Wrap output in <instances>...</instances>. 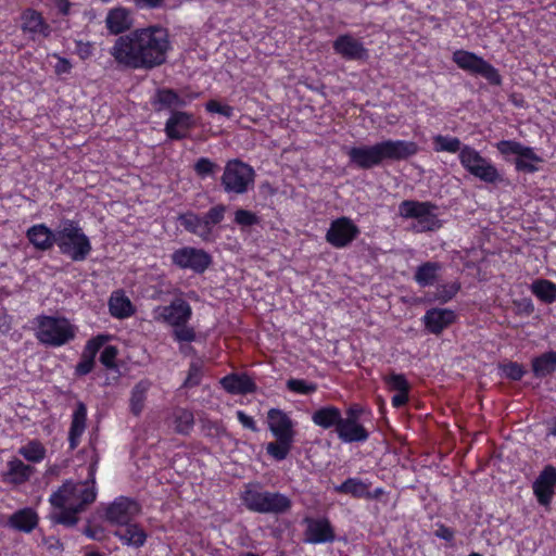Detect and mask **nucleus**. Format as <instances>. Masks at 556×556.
<instances>
[{
  "mask_svg": "<svg viewBox=\"0 0 556 556\" xmlns=\"http://www.w3.org/2000/svg\"><path fill=\"white\" fill-rule=\"evenodd\" d=\"M84 532L88 538L96 540V539L100 538L102 530L88 526V527H86Z\"/></svg>",
  "mask_w": 556,
  "mask_h": 556,
  "instance_id": "obj_62",
  "label": "nucleus"
},
{
  "mask_svg": "<svg viewBox=\"0 0 556 556\" xmlns=\"http://www.w3.org/2000/svg\"><path fill=\"white\" fill-rule=\"evenodd\" d=\"M419 147L415 141L386 139L374 144L354 146L346 150L350 165L367 170L384 163L406 161L415 156Z\"/></svg>",
  "mask_w": 556,
  "mask_h": 556,
  "instance_id": "obj_2",
  "label": "nucleus"
},
{
  "mask_svg": "<svg viewBox=\"0 0 556 556\" xmlns=\"http://www.w3.org/2000/svg\"><path fill=\"white\" fill-rule=\"evenodd\" d=\"M164 0H137L140 7L155 9L162 5Z\"/></svg>",
  "mask_w": 556,
  "mask_h": 556,
  "instance_id": "obj_61",
  "label": "nucleus"
},
{
  "mask_svg": "<svg viewBox=\"0 0 556 556\" xmlns=\"http://www.w3.org/2000/svg\"><path fill=\"white\" fill-rule=\"evenodd\" d=\"M338 439L345 444L364 443L370 437L369 430L361 420L348 419L342 416L336 432Z\"/></svg>",
  "mask_w": 556,
  "mask_h": 556,
  "instance_id": "obj_24",
  "label": "nucleus"
},
{
  "mask_svg": "<svg viewBox=\"0 0 556 556\" xmlns=\"http://www.w3.org/2000/svg\"><path fill=\"white\" fill-rule=\"evenodd\" d=\"M151 387V382L147 379L137 382L130 393L129 407L135 416H139L144 407L147 393Z\"/></svg>",
  "mask_w": 556,
  "mask_h": 556,
  "instance_id": "obj_39",
  "label": "nucleus"
},
{
  "mask_svg": "<svg viewBox=\"0 0 556 556\" xmlns=\"http://www.w3.org/2000/svg\"><path fill=\"white\" fill-rule=\"evenodd\" d=\"M173 424L176 433L188 435L194 426V415L190 409L177 407L173 412Z\"/></svg>",
  "mask_w": 556,
  "mask_h": 556,
  "instance_id": "obj_41",
  "label": "nucleus"
},
{
  "mask_svg": "<svg viewBox=\"0 0 556 556\" xmlns=\"http://www.w3.org/2000/svg\"><path fill=\"white\" fill-rule=\"evenodd\" d=\"M240 500L248 510L257 514L283 515L292 508V500L288 495L264 490L258 482L244 484Z\"/></svg>",
  "mask_w": 556,
  "mask_h": 556,
  "instance_id": "obj_4",
  "label": "nucleus"
},
{
  "mask_svg": "<svg viewBox=\"0 0 556 556\" xmlns=\"http://www.w3.org/2000/svg\"><path fill=\"white\" fill-rule=\"evenodd\" d=\"M434 535L441 540H444L445 542L451 543L455 538V531L443 523H439L434 530Z\"/></svg>",
  "mask_w": 556,
  "mask_h": 556,
  "instance_id": "obj_57",
  "label": "nucleus"
},
{
  "mask_svg": "<svg viewBox=\"0 0 556 556\" xmlns=\"http://www.w3.org/2000/svg\"><path fill=\"white\" fill-rule=\"evenodd\" d=\"M91 252L89 238L81 232L77 224L72 220V261L81 262Z\"/></svg>",
  "mask_w": 556,
  "mask_h": 556,
  "instance_id": "obj_33",
  "label": "nucleus"
},
{
  "mask_svg": "<svg viewBox=\"0 0 556 556\" xmlns=\"http://www.w3.org/2000/svg\"><path fill=\"white\" fill-rule=\"evenodd\" d=\"M205 110L208 113H216L223 115L227 118H230L233 115V108L228 104H222L217 100H210L205 103Z\"/></svg>",
  "mask_w": 556,
  "mask_h": 556,
  "instance_id": "obj_55",
  "label": "nucleus"
},
{
  "mask_svg": "<svg viewBox=\"0 0 556 556\" xmlns=\"http://www.w3.org/2000/svg\"><path fill=\"white\" fill-rule=\"evenodd\" d=\"M267 424L276 440L266 445V452L277 462L285 460L295 440L296 424L288 413L280 408H270L267 412Z\"/></svg>",
  "mask_w": 556,
  "mask_h": 556,
  "instance_id": "obj_5",
  "label": "nucleus"
},
{
  "mask_svg": "<svg viewBox=\"0 0 556 556\" xmlns=\"http://www.w3.org/2000/svg\"><path fill=\"white\" fill-rule=\"evenodd\" d=\"M366 409L363 405L354 403L345 409V418L361 420V417L365 414Z\"/></svg>",
  "mask_w": 556,
  "mask_h": 556,
  "instance_id": "obj_59",
  "label": "nucleus"
},
{
  "mask_svg": "<svg viewBox=\"0 0 556 556\" xmlns=\"http://www.w3.org/2000/svg\"><path fill=\"white\" fill-rule=\"evenodd\" d=\"M452 61L459 70L470 75L480 76L492 86L502 85V76L498 70L475 52L458 49L453 52Z\"/></svg>",
  "mask_w": 556,
  "mask_h": 556,
  "instance_id": "obj_8",
  "label": "nucleus"
},
{
  "mask_svg": "<svg viewBox=\"0 0 556 556\" xmlns=\"http://www.w3.org/2000/svg\"><path fill=\"white\" fill-rule=\"evenodd\" d=\"M170 262L178 269L202 275L211 267L213 257L204 249L186 245L173 251Z\"/></svg>",
  "mask_w": 556,
  "mask_h": 556,
  "instance_id": "obj_11",
  "label": "nucleus"
},
{
  "mask_svg": "<svg viewBox=\"0 0 556 556\" xmlns=\"http://www.w3.org/2000/svg\"><path fill=\"white\" fill-rule=\"evenodd\" d=\"M192 317L191 305L181 298L174 299L168 305L155 309V320L165 323L173 328L188 324Z\"/></svg>",
  "mask_w": 556,
  "mask_h": 556,
  "instance_id": "obj_17",
  "label": "nucleus"
},
{
  "mask_svg": "<svg viewBox=\"0 0 556 556\" xmlns=\"http://www.w3.org/2000/svg\"><path fill=\"white\" fill-rule=\"evenodd\" d=\"M332 49L345 61H366L369 58L364 42L349 33L339 35L332 41Z\"/></svg>",
  "mask_w": 556,
  "mask_h": 556,
  "instance_id": "obj_19",
  "label": "nucleus"
},
{
  "mask_svg": "<svg viewBox=\"0 0 556 556\" xmlns=\"http://www.w3.org/2000/svg\"><path fill=\"white\" fill-rule=\"evenodd\" d=\"M35 468L23 463L20 458H12L7 464V470L1 473V481L5 484L21 485L29 480Z\"/></svg>",
  "mask_w": 556,
  "mask_h": 556,
  "instance_id": "obj_26",
  "label": "nucleus"
},
{
  "mask_svg": "<svg viewBox=\"0 0 556 556\" xmlns=\"http://www.w3.org/2000/svg\"><path fill=\"white\" fill-rule=\"evenodd\" d=\"M199 96V92H187L180 94L177 90L173 88L163 87L156 89L150 102L156 112H161L164 110L172 111L186 108L190 104L192 100L197 99Z\"/></svg>",
  "mask_w": 556,
  "mask_h": 556,
  "instance_id": "obj_18",
  "label": "nucleus"
},
{
  "mask_svg": "<svg viewBox=\"0 0 556 556\" xmlns=\"http://www.w3.org/2000/svg\"><path fill=\"white\" fill-rule=\"evenodd\" d=\"M530 290L543 303L556 302V283L548 279H535L531 283Z\"/></svg>",
  "mask_w": 556,
  "mask_h": 556,
  "instance_id": "obj_40",
  "label": "nucleus"
},
{
  "mask_svg": "<svg viewBox=\"0 0 556 556\" xmlns=\"http://www.w3.org/2000/svg\"><path fill=\"white\" fill-rule=\"evenodd\" d=\"M383 382L389 391L395 392L391 399L392 407L399 409L408 404L412 386L404 374L392 371L383 377Z\"/></svg>",
  "mask_w": 556,
  "mask_h": 556,
  "instance_id": "obj_21",
  "label": "nucleus"
},
{
  "mask_svg": "<svg viewBox=\"0 0 556 556\" xmlns=\"http://www.w3.org/2000/svg\"><path fill=\"white\" fill-rule=\"evenodd\" d=\"M109 340L106 334H98L87 341L84 354L92 358L99 353V351L105 345Z\"/></svg>",
  "mask_w": 556,
  "mask_h": 556,
  "instance_id": "obj_54",
  "label": "nucleus"
},
{
  "mask_svg": "<svg viewBox=\"0 0 556 556\" xmlns=\"http://www.w3.org/2000/svg\"><path fill=\"white\" fill-rule=\"evenodd\" d=\"M500 369L502 374L505 376V378L511 381H520L526 375V369L523 365L514 361L500 364Z\"/></svg>",
  "mask_w": 556,
  "mask_h": 556,
  "instance_id": "obj_48",
  "label": "nucleus"
},
{
  "mask_svg": "<svg viewBox=\"0 0 556 556\" xmlns=\"http://www.w3.org/2000/svg\"><path fill=\"white\" fill-rule=\"evenodd\" d=\"M458 160L466 172L485 184L497 185L504 181L503 174L492 161L468 144L463 146Z\"/></svg>",
  "mask_w": 556,
  "mask_h": 556,
  "instance_id": "obj_7",
  "label": "nucleus"
},
{
  "mask_svg": "<svg viewBox=\"0 0 556 556\" xmlns=\"http://www.w3.org/2000/svg\"><path fill=\"white\" fill-rule=\"evenodd\" d=\"M141 513L140 504L127 496H117L104 510L105 520L111 525H124L132 521Z\"/></svg>",
  "mask_w": 556,
  "mask_h": 556,
  "instance_id": "obj_15",
  "label": "nucleus"
},
{
  "mask_svg": "<svg viewBox=\"0 0 556 556\" xmlns=\"http://www.w3.org/2000/svg\"><path fill=\"white\" fill-rule=\"evenodd\" d=\"M287 389L295 394L311 395L318 389L315 382H308L304 379L290 378L287 380Z\"/></svg>",
  "mask_w": 556,
  "mask_h": 556,
  "instance_id": "obj_47",
  "label": "nucleus"
},
{
  "mask_svg": "<svg viewBox=\"0 0 556 556\" xmlns=\"http://www.w3.org/2000/svg\"><path fill=\"white\" fill-rule=\"evenodd\" d=\"M94 366V358L83 355V359L77 364L75 371L78 376H84L89 374Z\"/></svg>",
  "mask_w": 556,
  "mask_h": 556,
  "instance_id": "obj_56",
  "label": "nucleus"
},
{
  "mask_svg": "<svg viewBox=\"0 0 556 556\" xmlns=\"http://www.w3.org/2000/svg\"><path fill=\"white\" fill-rule=\"evenodd\" d=\"M253 167L239 159L226 163L220 184L226 193L243 194L254 184Z\"/></svg>",
  "mask_w": 556,
  "mask_h": 556,
  "instance_id": "obj_9",
  "label": "nucleus"
},
{
  "mask_svg": "<svg viewBox=\"0 0 556 556\" xmlns=\"http://www.w3.org/2000/svg\"><path fill=\"white\" fill-rule=\"evenodd\" d=\"M124 527L114 531V535L124 544L134 548L142 547L148 539L147 531L137 522L121 525Z\"/></svg>",
  "mask_w": 556,
  "mask_h": 556,
  "instance_id": "obj_27",
  "label": "nucleus"
},
{
  "mask_svg": "<svg viewBox=\"0 0 556 556\" xmlns=\"http://www.w3.org/2000/svg\"><path fill=\"white\" fill-rule=\"evenodd\" d=\"M132 25L130 11L124 7H116L111 9L105 17V26L112 35H125Z\"/></svg>",
  "mask_w": 556,
  "mask_h": 556,
  "instance_id": "obj_28",
  "label": "nucleus"
},
{
  "mask_svg": "<svg viewBox=\"0 0 556 556\" xmlns=\"http://www.w3.org/2000/svg\"><path fill=\"white\" fill-rule=\"evenodd\" d=\"M435 210L437 205L429 201L404 200L399 205L400 216L417 219L424 231H432L440 226Z\"/></svg>",
  "mask_w": 556,
  "mask_h": 556,
  "instance_id": "obj_12",
  "label": "nucleus"
},
{
  "mask_svg": "<svg viewBox=\"0 0 556 556\" xmlns=\"http://www.w3.org/2000/svg\"><path fill=\"white\" fill-rule=\"evenodd\" d=\"M173 338L176 342H193L197 338V333L193 327L185 324L184 326H177L173 329Z\"/></svg>",
  "mask_w": 556,
  "mask_h": 556,
  "instance_id": "obj_53",
  "label": "nucleus"
},
{
  "mask_svg": "<svg viewBox=\"0 0 556 556\" xmlns=\"http://www.w3.org/2000/svg\"><path fill=\"white\" fill-rule=\"evenodd\" d=\"M462 285L458 280L437 285L435 292L431 295L428 294L426 302H439L440 304H446L457 295Z\"/></svg>",
  "mask_w": 556,
  "mask_h": 556,
  "instance_id": "obj_36",
  "label": "nucleus"
},
{
  "mask_svg": "<svg viewBox=\"0 0 556 556\" xmlns=\"http://www.w3.org/2000/svg\"><path fill=\"white\" fill-rule=\"evenodd\" d=\"M217 164L210 160L208 157H200L193 165V170L200 178L204 179L208 176H212L217 169Z\"/></svg>",
  "mask_w": 556,
  "mask_h": 556,
  "instance_id": "obj_49",
  "label": "nucleus"
},
{
  "mask_svg": "<svg viewBox=\"0 0 556 556\" xmlns=\"http://www.w3.org/2000/svg\"><path fill=\"white\" fill-rule=\"evenodd\" d=\"M50 519L55 523L70 526V482L63 484L50 497Z\"/></svg>",
  "mask_w": 556,
  "mask_h": 556,
  "instance_id": "obj_22",
  "label": "nucleus"
},
{
  "mask_svg": "<svg viewBox=\"0 0 556 556\" xmlns=\"http://www.w3.org/2000/svg\"><path fill=\"white\" fill-rule=\"evenodd\" d=\"M384 493L386 492L382 488H376L372 491H369V489H367L365 498L366 500H379Z\"/></svg>",
  "mask_w": 556,
  "mask_h": 556,
  "instance_id": "obj_60",
  "label": "nucleus"
},
{
  "mask_svg": "<svg viewBox=\"0 0 556 556\" xmlns=\"http://www.w3.org/2000/svg\"><path fill=\"white\" fill-rule=\"evenodd\" d=\"M204 376V364L201 359L192 361L189 364L187 377L182 383V388L192 389L200 386Z\"/></svg>",
  "mask_w": 556,
  "mask_h": 556,
  "instance_id": "obj_46",
  "label": "nucleus"
},
{
  "mask_svg": "<svg viewBox=\"0 0 556 556\" xmlns=\"http://www.w3.org/2000/svg\"><path fill=\"white\" fill-rule=\"evenodd\" d=\"M22 28L34 35L48 36V25L43 22L41 14L33 9H27L22 14Z\"/></svg>",
  "mask_w": 556,
  "mask_h": 556,
  "instance_id": "obj_37",
  "label": "nucleus"
},
{
  "mask_svg": "<svg viewBox=\"0 0 556 556\" xmlns=\"http://www.w3.org/2000/svg\"><path fill=\"white\" fill-rule=\"evenodd\" d=\"M39 517L37 513L30 508H22L12 514L7 526L20 532L29 533L38 526Z\"/></svg>",
  "mask_w": 556,
  "mask_h": 556,
  "instance_id": "obj_29",
  "label": "nucleus"
},
{
  "mask_svg": "<svg viewBox=\"0 0 556 556\" xmlns=\"http://www.w3.org/2000/svg\"><path fill=\"white\" fill-rule=\"evenodd\" d=\"M457 315L453 309L432 307L422 317L425 328L432 334H441L447 327L453 325Z\"/></svg>",
  "mask_w": 556,
  "mask_h": 556,
  "instance_id": "obj_23",
  "label": "nucleus"
},
{
  "mask_svg": "<svg viewBox=\"0 0 556 556\" xmlns=\"http://www.w3.org/2000/svg\"><path fill=\"white\" fill-rule=\"evenodd\" d=\"M237 419L243 428L250 429L251 431H258L256 422L253 417L247 415L243 410L237 412Z\"/></svg>",
  "mask_w": 556,
  "mask_h": 556,
  "instance_id": "obj_58",
  "label": "nucleus"
},
{
  "mask_svg": "<svg viewBox=\"0 0 556 556\" xmlns=\"http://www.w3.org/2000/svg\"><path fill=\"white\" fill-rule=\"evenodd\" d=\"M197 126L193 113L182 110H172L164 125L166 138L170 141H180L190 136Z\"/></svg>",
  "mask_w": 556,
  "mask_h": 556,
  "instance_id": "obj_16",
  "label": "nucleus"
},
{
  "mask_svg": "<svg viewBox=\"0 0 556 556\" xmlns=\"http://www.w3.org/2000/svg\"><path fill=\"white\" fill-rule=\"evenodd\" d=\"M75 479L72 478V527L77 515L85 511L97 498L96 486L97 460L92 452H78L72 457Z\"/></svg>",
  "mask_w": 556,
  "mask_h": 556,
  "instance_id": "obj_3",
  "label": "nucleus"
},
{
  "mask_svg": "<svg viewBox=\"0 0 556 556\" xmlns=\"http://www.w3.org/2000/svg\"><path fill=\"white\" fill-rule=\"evenodd\" d=\"M27 238L37 249L47 250L53 241L54 235L43 225H35L27 231Z\"/></svg>",
  "mask_w": 556,
  "mask_h": 556,
  "instance_id": "obj_42",
  "label": "nucleus"
},
{
  "mask_svg": "<svg viewBox=\"0 0 556 556\" xmlns=\"http://www.w3.org/2000/svg\"><path fill=\"white\" fill-rule=\"evenodd\" d=\"M219 383L227 393L233 395L252 394L257 389L255 381L247 374H228Z\"/></svg>",
  "mask_w": 556,
  "mask_h": 556,
  "instance_id": "obj_25",
  "label": "nucleus"
},
{
  "mask_svg": "<svg viewBox=\"0 0 556 556\" xmlns=\"http://www.w3.org/2000/svg\"><path fill=\"white\" fill-rule=\"evenodd\" d=\"M311 418L315 426L324 430L334 428V432H337V427L342 418V412L334 405H325L315 409Z\"/></svg>",
  "mask_w": 556,
  "mask_h": 556,
  "instance_id": "obj_30",
  "label": "nucleus"
},
{
  "mask_svg": "<svg viewBox=\"0 0 556 556\" xmlns=\"http://www.w3.org/2000/svg\"><path fill=\"white\" fill-rule=\"evenodd\" d=\"M87 407L78 403L72 415V450L76 446V439L81 435L86 427Z\"/></svg>",
  "mask_w": 556,
  "mask_h": 556,
  "instance_id": "obj_43",
  "label": "nucleus"
},
{
  "mask_svg": "<svg viewBox=\"0 0 556 556\" xmlns=\"http://www.w3.org/2000/svg\"><path fill=\"white\" fill-rule=\"evenodd\" d=\"M495 148L504 157L514 154L517 155V157L523 156L530 160H538L533 148L516 140H501L495 143Z\"/></svg>",
  "mask_w": 556,
  "mask_h": 556,
  "instance_id": "obj_35",
  "label": "nucleus"
},
{
  "mask_svg": "<svg viewBox=\"0 0 556 556\" xmlns=\"http://www.w3.org/2000/svg\"><path fill=\"white\" fill-rule=\"evenodd\" d=\"M538 160H530L523 156L516 157L514 164L518 173L533 174L539 170L538 163H542L543 159L536 154Z\"/></svg>",
  "mask_w": 556,
  "mask_h": 556,
  "instance_id": "obj_50",
  "label": "nucleus"
},
{
  "mask_svg": "<svg viewBox=\"0 0 556 556\" xmlns=\"http://www.w3.org/2000/svg\"><path fill=\"white\" fill-rule=\"evenodd\" d=\"M170 49L167 29L151 25L118 36L109 53L118 70L151 71L166 62Z\"/></svg>",
  "mask_w": 556,
  "mask_h": 556,
  "instance_id": "obj_1",
  "label": "nucleus"
},
{
  "mask_svg": "<svg viewBox=\"0 0 556 556\" xmlns=\"http://www.w3.org/2000/svg\"><path fill=\"white\" fill-rule=\"evenodd\" d=\"M118 350L114 345H105L100 354V362L106 369L118 370L116 357Z\"/></svg>",
  "mask_w": 556,
  "mask_h": 556,
  "instance_id": "obj_51",
  "label": "nucleus"
},
{
  "mask_svg": "<svg viewBox=\"0 0 556 556\" xmlns=\"http://www.w3.org/2000/svg\"><path fill=\"white\" fill-rule=\"evenodd\" d=\"M359 227L346 216L333 219L326 232V241L336 249L349 247L359 236Z\"/></svg>",
  "mask_w": 556,
  "mask_h": 556,
  "instance_id": "obj_13",
  "label": "nucleus"
},
{
  "mask_svg": "<svg viewBox=\"0 0 556 556\" xmlns=\"http://www.w3.org/2000/svg\"><path fill=\"white\" fill-rule=\"evenodd\" d=\"M226 213L227 205L218 203L203 214L193 211L180 213L177 222L185 231L200 238L203 242H212L215 239L214 229L225 219Z\"/></svg>",
  "mask_w": 556,
  "mask_h": 556,
  "instance_id": "obj_6",
  "label": "nucleus"
},
{
  "mask_svg": "<svg viewBox=\"0 0 556 556\" xmlns=\"http://www.w3.org/2000/svg\"><path fill=\"white\" fill-rule=\"evenodd\" d=\"M37 340L49 346H60L70 339V324L66 318L38 316L35 319Z\"/></svg>",
  "mask_w": 556,
  "mask_h": 556,
  "instance_id": "obj_10",
  "label": "nucleus"
},
{
  "mask_svg": "<svg viewBox=\"0 0 556 556\" xmlns=\"http://www.w3.org/2000/svg\"><path fill=\"white\" fill-rule=\"evenodd\" d=\"M56 5L63 14H67L70 10V2L67 0H58Z\"/></svg>",
  "mask_w": 556,
  "mask_h": 556,
  "instance_id": "obj_63",
  "label": "nucleus"
},
{
  "mask_svg": "<svg viewBox=\"0 0 556 556\" xmlns=\"http://www.w3.org/2000/svg\"><path fill=\"white\" fill-rule=\"evenodd\" d=\"M442 269L440 262L427 261L416 267L413 279L420 288L432 287L438 282Z\"/></svg>",
  "mask_w": 556,
  "mask_h": 556,
  "instance_id": "obj_31",
  "label": "nucleus"
},
{
  "mask_svg": "<svg viewBox=\"0 0 556 556\" xmlns=\"http://www.w3.org/2000/svg\"><path fill=\"white\" fill-rule=\"evenodd\" d=\"M46 447L39 440H31L18 448V454L30 463H40L46 457Z\"/></svg>",
  "mask_w": 556,
  "mask_h": 556,
  "instance_id": "obj_44",
  "label": "nucleus"
},
{
  "mask_svg": "<svg viewBox=\"0 0 556 556\" xmlns=\"http://www.w3.org/2000/svg\"><path fill=\"white\" fill-rule=\"evenodd\" d=\"M233 222L242 227H251L257 225L260 223V218L255 213L249 210L238 208L235 212Z\"/></svg>",
  "mask_w": 556,
  "mask_h": 556,
  "instance_id": "obj_52",
  "label": "nucleus"
},
{
  "mask_svg": "<svg viewBox=\"0 0 556 556\" xmlns=\"http://www.w3.org/2000/svg\"><path fill=\"white\" fill-rule=\"evenodd\" d=\"M302 525L305 526L303 542L306 544L318 545L336 541L334 528L327 517L305 516Z\"/></svg>",
  "mask_w": 556,
  "mask_h": 556,
  "instance_id": "obj_14",
  "label": "nucleus"
},
{
  "mask_svg": "<svg viewBox=\"0 0 556 556\" xmlns=\"http://www.w3.org/2000/svg\"><path fill=\"white\" fill-rule=\"evenodd\" d=\"M109 312L114 318L125 319L132 316L136 308L123 290H116L109 299Z\"/></svg>",
  "mask_w": 556,
  "mask_h": 556,
  "instance_id": "obj_32",
  "label": "nucleus"
},
{
  "mask_svg": "<svg viewBox=\"0 0 556 556\" xmlns=\"http://www.w3.org/2000/svg\"><path fill=\"white\" fill-rule=\"evenodd\" d=\"M370 482L359 478H348L341 484L333 488L338 494L351 495L354 498H365L366 490L369 489Z\"/></svg>",
  "mask_w": 556,
  "mask_h": 556,
  "instance_id": "obj_38",
  "label": "nucleus"
},
{
  "mask_svg": "<svg viewBox=\"0 0 556 556\" xmlns=\"http://www.w3.org/2000/svg\"><path fill=\"white\" fill-rule=\"evenodd\" d=\"M531 369L535 378L543 379L556 371V352H544L531 361Z\"/></svg>",
  "mask_w": 556,
  "mask_h": 556,
  "instance_id": "obj_34",
  "label": "nucleus"
},
{
  "mask_svg": "<svg viewBox=\"0 0 556 556\" xmlns=\"http://www.w3.org/2000/svg\"><path fill=\"white\" fill-rule=\"evenodd\" d=\"M556 488V468L546 465L532 484L533 494L541 506L548 507L554 498Z\"/></svg>",
  "mask_w": 556,
  "mask_h": 556,
  "instance_id": "obj_20",
  "label": "nucleus"
},
{
  "mask_svg": "<svg viewBox=\"0 0 556 556\" xmlns=\"http://www.w3.org/2000/svg\"><path fill=\"white\" fill-rule=\"evenodd\" d=\"M547 433L548 435L556 437V417L552 418L548 421Z\"/></svg>",
  "mask_w": 556,
  "mask_h": 556,
  "instance_id": "obj_64",
  "label": "nucleus"
},
{
  "mask_svg": "<svg viewBox=\"0 0 556 556\" xmlns=\"http://www.w3.org/2000/svg\"><path fill=\"white\" fill-rule=\"evenodd\" d=\"M433 150L435 152L459 153L463 146L457 137L435 135L432 138Z\"/></svg>",
  "mask_w": 556,
  "mask_h": 556,
  "instance_id": "obj_45",
  "label": "nucleus"
}]
</instances>
